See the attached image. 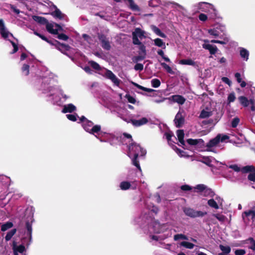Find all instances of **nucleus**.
<instances>
[{
	"label": "nucleus",
	"mask_w": 255,
	"mask_h": 255,
	"mask_svg": "<svg viewBox=\"0 0 255 255\" xmlns=\"http://www.w3.org/2000/svg\"><path fill=\"white\" fill-rule=\"evenodd\" d=\"M40 77V85L38 89L46 96L49 97L53 104L60 105L62 97L65 100L69 98L68 96L64 94L61 87L57 85V80L52 73L46 71Z\"/></svg>",
	"instance_id": "nucleus-1"
},
{
	"label": "nucleus",
	"mask_w": 255,
	"mask_h": 255,
	"mask_svg": "<svg viewBox=\"0 0 255 255\" xmlns=\"http://www.w3.org/2000/svg\"><path fill=\"white\" fill-rule=\"evenodd\" d=\"M205 43L202 45L203 48L209 51L211 54H215L218 50L216 46L210 44L208 40H204Z\"/></svg>",
	"instance_id": "nucleus-15"
},
{
	"label": "nucleus",
	"mask_w": 255,
	"mask_h": 255,
	"mask_svg": "<svg viewBox=\"0 0 255 255\" xmlns=\"http://www.w3.org/2000/svg\"><path fill=\"white\" fill-rule=\"evenodd\" d=\"M217 136H219V142H227L229 139V135L224 134H218Z\"/></svg>",
	"instance_id": "nucleus-35"
},
{
	"label": "nucleus",
	"mask_w": 255,
	"mask_h": 255,
	"mask_svg": "<svg viewBox=\"0 0 255 255\" xmlns=\"http://www.w3.org/2000/svg\"><path fill=\"white\" fill-rule=\"evenodd\" d=\"M240 54L242 58L246 61H247L249 59V51L243 47H240L239 48Z\"/></svg>",
	"instance_id": "nucleus-25"
},
{
	"label": "nucleus",
	"mask_w": 255,
	"mask_h": 255,
	"mask_svg": "<svg viewBox=\"0 0 255 255\" xmlns=\"http://www.w3.org/2000/svg\"><path fill=\"white\" fill-rule=\"evenodd\" d=\"M89 63L90 64L91 67L95 70H100L101 69V67H100L99 64L96 63V62L91 61L89 62Z\"/></svg>",
	"instance_id": "nucleus-50"
},
{
	"label": "nucleus",
	"mask_w": 255,
	"mask_h": 255,
	"mask_svg": "<svg viewBox=\"0 0 255 255\" xmlns=\"http://www.w3.org/2000/svg\"><path fill=\"white\" fill-rule=\"evenodd\" d=\"M184 212L187 216L192 218L201 217L207 214L206 212L196 211L189 208H185Z\"/></svg>",
	"instance_id": "nucleus-12"
},
{
	"label": "nucleus",
	"mask_w": 255,
	"mask_h": 255,
	"mask_svg": "<svg viewBox=\"0 0 255 255\" xmlns=\"http://www.w3.org/2000/svg\"><path fill=\"white\" fill-rule=\"evenodd\" d=\"M179 64L191 66H195L196 65L195 62L191 59H182L179 61Z\"/></svg>",
	"instance_id": "nucleus-31"
},
{
	"label": "nucleus",
	"mask_w": 255,
	"mask_h": 255,
	"mask_svg": "<svg viewBox=\"0 0 255 255\" xmlns=\"http://www.w3.org/2000/svg\"><path fill=\"white\" fill-rule=\"evenodd\" d=\"M161 4L160 0H150L149 1L148 4L151 7L158 6Z\"/></svg>",
	"instance_id": "nucleus-45"
},
{
	"label": "nucleus",
	"mask_w": 255,
	"mask_h": 255,
	"mask_svg": "<svg viewBox=\"0 0 255 255\" xmlns=\"http://www.w3.org/2000/svg\"><path fill=\"white\" fill-rule=\"evenodd\" d=\"M174 123L176 127H181L184 123V116L180 111L177 113L174 119Z\"/></svg>",
	"instance_id": "nucleus-16"
},
{
	"label": "nucleus",
	"mask_w": 255,
	"mask_h": 255,
	"mask_svg": "<svg viewBox=\"0 0 255 255\" xmlns=\"http://www.w3.org/2000/svg\"><path fill=\"white\" fill-rule=\"evenodd\" d=\"M140 113H141L139 112L136 114H133V115H131V116H128L127 115V117L130 118L131 119H140V117H141Z\"/></svg>",
	"instance_id": "nucleus-63"
},
{
	"label": "nucleus",
	"mask_w": 255,
	"mask_h": 255,
	"mask_svg": "<svg viewBox=\"0 0 255 255\" xmlns=\"http://www.w3.org/2000/svg\"><path fill=\"white\" fill-rule=\"evenodd\" d=\"M136 187V184L135 182H132L130 184L128 181H123L120 183V187L123 190H126L132 188V189L135 188Z\"/></svg>",
	"instance_id": "nucleus-18"
},
{
	"label": "nucleus",
	"mask_w": 255,
	"mask_h": 255,
	"mask_svg": "<svg viewBox=\"0 0 255 255\" xmlns=\"http://www.w3.org/2000/svg\"><path fill=\"white\" fill-rule=\"evenodd\" d=\"M180 246L189 249H192L194 247L193 244L185 241L182 242L180 243Z\"/></svg>",
	"instance_id": "nucleus-39"
},
{
	"label": "nucleus",
	"mask_w": 255,
	"mask_h": 255,
	"mask_svg": "<svg viewBox=\"0 0 255 255\" xmlns=\"http://www.w3.org/2000/svg\"><path fill=\"white\" fill-rule=\"evenodd\" d=\"M66 117L69 120L72 122L76 121L77 118H79L77 114H67Z\"/></svg>",
	"instance_id": "nucleus-49"
},
{
	"label": "nucleus",
	"mask_w": 255,
	"mask_h": 255,
	"mask_svg": "<svg viewBox=\"0 0 255 255\" xmlns=\"http://www.w3.org/2000/svg\"><path fill=\"white\" fill-rule=\"evenodd\" d=\"M151 29L153 32L157 36L162 38H166V35L163 33L160 29L155 25H151Z\"/></svg>",
	"instance_id": "nucleus-26"
},
{
	"label": "nucleus",
	"mask_w": 255,
	"mask_h": 255,
	"mask_svg": "<svg viewBox=\"0 0 255 255\" xmlns=\"http://www.w3.org/2000/svg\"><path fill=\"white\" fill-rule=\"evenodd\" d=\"M29 65L27 64H24L22 67V71L23 74L25 75H28L29 74Z\"/></svg>",
	"instance_id": "nucleus-56"
},
{
	"label": "nucleus",
	"mask_w": 255,
	"mask_h": 255,
	"mask_svg": "<svg viewBox=\"0 0 255 255\" xmlns=\"http://www.w3.org/2000/svg\"><path fill=\"white\" fill-rule=\"evenodd\" d=\"M154 44L162 49H165L166 48L165 43L161 39L159 38H155L153 40Z\"/></svg>",
	"instance_id": "nucleus-28"
},
{
	"label": "nucleus",
	"mask_w": 255,
	"mask_h": 255,
	"mask_svg": "<svg viewBox=\"0 0 255 255\" xmlns=\"http://www.w3.org/2000/svg\"><path fill=\"white\" fill-rule=\"evenodd\" d=\"M212 115L211 112L202 110L201 112L199 117L202 119H205L210 117Z\"/></svg>",
	"instance_id": "nucleus-40"
},
{
	"label": "nucleus",
	"mask_w": 255,
	"mask_h": 255,
	"mask_svg": "<svg viewBox=\"0 0 255 255\" xmlns=\"http://www.w3.org/2000/svg\"><path fill=\"white\" fill-rule=\"evenodd\" d=\"M223 31V27L222 28H218V27L208 30V33L210 35L212 36L215 38L219 37L220 38H222L221 33Z\"/></svg>",
	"instance_id": "nucleus-17"
},
{
	"label": "nucleus",
	"mask_w": 255,
	"mask_h": 255,
	"mask_svg": "<svg viewBox=\"0 0 255 255\" xmlns=\"http://www.w3.org/2000/svg\"><path fill=\"white\" fill-rule=\"evenodd\" d=\"M240 122V119L238 118H235L232 121V127L233 128H236Z\"/></svg>",
	"instance_id": "nucleus-59"
},
{
	"label": "nucleus",
	"mask_w": 255,
	"mask_h": 255,
	"mask_svg": "<svg viewBox=\"0 0 255 255\" xmlns=\"http://www.w3.org/2000/svg\"><path fill=\"white\" fill-rule=\"evenodd\" d=\"M145 32L139 28H136L132 32V42L134 44H140V40L145 38Z\"/></svg>",
	"instance_id": "nucleus-9"
},
{
	"label": "nucleus",
	"mask_w": 255,
	"mask_h": 255,
	"mask_svg": "<svg viewBox=\"0 0 255 255\" xmlns=\"http://www.w3.org/2000/svg\"><path fill=\"white\" fill-rule=\"evenodd\" d=\"M219 136H216L215 138L211 139L206 144V150L208 151L216 152L215 149L218 146Z\"/></svg>",
	"instance_id": "nucleus-14"
},
{
	"label": "nucleus",
	"mask_w": 255,
	"mask_h": 255,
	"mask_svg": "<svg viewBox=\"0 0 255 255\" xmlns=\"http://www.w3.org/2000/svg\"><path fill=\"white\" fill-rule=\"evenodd\" d=\"M212 216L216 218L220 222H224L226 219V217L225 216L220 214H213Z\"/></svg>",
	"instance_id": "nucleus-48"
},
{
	"label": "nucleus",
	"mask_w": 255,
	"mask_h": 255,
	"mask_svg": "<svg viewBox=\"0 0 255 255\" xmlns=\"http://www.w3.org/2000/svg\"><path fill=\"white\" fill-rule=\"evenodd\" d=\"M132 84L135 87H136L137 88L140 89V90H142L144 91H146V92H154L155 91L153 89H149V88H145V87H144L143 86H141L138 84H137V83H135L134 82H132Z\"/></svg>",
	"instance_id": "nucleus-36"
},
{
	"label": "nucleus",
	"mask_w": 255,
	"mask_h": 255,
	"mask_svg": "<svg viewBox=\"0 0 255 255\" xmlns=\"http://www.w3.org/2000/svg\"><path fill=\"white\" fill-rule=\"evenodd\" d=\"M157 54L160 55L165 61L170 62V59L164 55V52L162 49H159L157 51Z\"/></svg>",
	"instance_id": "nucleus-44"
},
{
	"label": "nucleus",
	"mask_w": 255,
	"mask_h": 255,
	"mask_svg": "<svg viewBox=\"0 0 255 255\" xmlns=\"http://www.w3.org/2000/svg\"><path fill=\"white\" fill-rule=\"evenodd\" d=\"M60 26L55 23H47L46 25V29L47 31L52 34H57Z\"/></svg>",
	"instance_id": "nucleus-20"
},
{
	"label": "nucleus",
	"mask_w": 255,
	"mask_h": 255,
	"mask_svg": "<svg viewBox=\"0 0 255 255\" xmlns=\"http://www.w3.org/2000/svg\"><path fill=\"white\" fill-rule=\"evenodd\" d=\"M174 240L175 241H178L179 240H187L188 238L186 236L183 234H176L174 236Z\"/></svg>",
	"instance_id": "nucleus-46"
},
{
	"label": "nucleus",
	"mask_w": 255,
	"mask_h": 255,
	"mask_svg": "<svg viewBox=\"0 0 255 255\" xmlns=\"http://www.w3.org/2000/svg\"><path fill=\"white\" fill-rule=\"evenodd\" d=\"M177 136L179 140V142H180V144L182 145H185V142L184 140V133L183 130H177Z\"/></svg>",
	"instance_id": "nucleus-29"
},
{
	"label": "nucleus",
	"mask_w": 255,
	"mask_h": 255,
	"mask_svg": "<svg viewBox=\"0 0 255 255\" xmlns=\"http://www.w3.org/2000/svg\"><path fill=\"white\" fill-rule=\"evenodd\" d=\"M160 64L162 66V67L166 71V72L167 73L171 74H174V72L173 71L169 65H168L167 64H166L165 63L162 62V63H161Z\"/></svg>",
	"instance_id": "nucleus-43"
},
{
	"label": "nucleus",
	"mask_w": 255,
	"mask_h": 255,
	"mask_svg": "<svg viewBox=\"0 0 255 255\" xmlns=\"http://www.w3.org/2000/svg\"><path fill=\"white\" fill-rule=\"evenodd\" d=\"M55 42L56 43V48L58 49L59 51H60L62 53L67 55L65 51L69 50L70 48V46L68 45H66L64 44H61L56 40Z\"/></svg>",
	"instance_id": "nucleus-23"
},
{
	"label": "nucleus",
	"mask_w": 255,
	"mask_h": 255,
	"mask_svg": "<svg viewBox=\"0 0 255 255\" xmlns=\"http://www.w3.org/2000/svg\"><path fill=\"white\" fill-rule=\"evenodd\" d=\"M54 6V8L55 9V11L54 12H53L52 13V15L54 17L58 18L59 19H62L64 17V15L63 13H62L61 11L59 9H58L56 7V6Z\"/></svg>",
	"instance_id": "nucleus-32"
},
{
	"label": "nucleus",
	"mask_w": 255,
	"mask_h": 255,
	"mask_svg": "<svg viewBox=\"0 0 255 255\" xmlns=\"http://www.w3.org/2000/svg\"><path fill=\"white\" fill-rule=\"evenodd\" d=\"M137 45L139 46V50L141 51V52L142 53V54L144 56L146 54L145 46L143 44H142L141 42L140 44H137Z\"/></svg>",
	"instance_id": "nucleus-61"
},
{
	"label": "nucleus",
	"mask_w": 255,
	"mask_h": 255,
	"mask_svg": "<svg viewBox=\"0 0 255 255\" xmlns=\"http://www.w3.org/2000/svg\"><path fill=\"white\" fill-rule=\"evenodd\" d=\"M236 99L235 94L234 92L231 93L228 97V103L233 102Z\"/></svg>",
	"instance_id": "nucleus-53"
},
{
	"label": "nucleus",
	"mask_w": 255,
	"mask_h": 255,
	"mask_svg": "<svg viewBox=\"0 0 255 255\" xmlns=\"http://www.w3.org/2000/svg\"><path fill=\"white\" fill-rule=\"evenodd\" d=\"M0 33L2 38L8 40L11 42L13 49L10 53H15L18 50L17 44L11 40V39L14 38L13 35L5 27L3 20L2 19H0Z\"/></svg>",
	"instance_id": "nucleus-5"
},
{
	"label": "nucleus",
	"mask_w": 255,
	"mask_h": 255,
	"mask_svg": "<svg viewBox=\"0 0 255 255\" xmlns=\"http://www.w3.org/2000/svg\"><path fill=\"white\" fill-rule=\"evenodd\" d=\"M246 253V251L243 249H238L235 251V255H244Z\"/></svg>",
	"instance_id": "nucleus-60"
},
{
	"label": "nucleus",
	"mask_w": 255,
	"mask_h": 255,
	"mask_svg": "<svg viewBox=\"0 0 255 255\" xmlns=\"http://www.w3.org/2000/svg\"><path fill=\"white\" fill-rule=\"evenodd\" d=\"M160 81L158 79H153L151 81V84L154 88H158L160 85Z\"/></svg>",
	"instance_id": "nucleus-47"
},
{
	"label": "nucleus",
	"mask_w": 255,
	"mask_h": 255,
	"mask_svg": "<svg viewBox=\"0 0 255 255\" xmlns=\"http://www.w3.org/2000/svg\"><path fill=\"white\" fill-rule=\"evenodd\" d=\"M194 10L195 12H198L201 10L205 12H209L213 16L216 15V11L214 6L211 4L205 2H200L194 5Z\"/></svg>",
	"instance_id": "nucleus-7"
},
{
	"label": "nucleus",
	"mask_w": 255,
	"mask_h": 255,
	"mask_svg": "<svg viewBox=\"0 0 255 255\" xmlns=\"http://www.w3.org/2000/svg\"><path fill=\"white\" fill-rule=\"evenodd\" d=\"M152 240H163L171 236V232L168 230L167 224L161 225L158 222H154L149 227L148 233Z\"/></svg>",
	"instance_id": "nucleus-2"
},
{
	"label": "nucleus",
	"mask_w": 255,
	"mask_h": 255,
	"mask_svg": "<svg viewBox=\"0 0 255 255\" xmlns=\"http://www.w3.org/2000/svg\"><path fill=\"white\" fill-rule=\"evenodd\" d=\"M206 187V186L204 184H198L194 187V189L202 193Z\"/></svg>",
	"instance_id": "nucleus-55"
},
{
	"label": "nucleus",
	"mask_w": 255,
	"mask_h": 255,
	"mask_svg": "<svg viewBox=\"0 0 255 255\" xmlns=\"http://www.w3.org/2000/svg\"><path fill=\"white\" fill-rule=\"evenodd\" d=\"M95 137L99 139L101 142H108L112 144V142L115 139V136L112 133L103 132L101 130L96 133Z\"/></svg>",
	"instance_id": "nucleus-8"
},
{
	"label": "nucleus",
	"mask_w": 255,
	"mask_h": 255,
	"mask_svg": "<svg viewBox=\"0 0 255 255\" xmlns=\"http://www.w3.org/2000/svg\"><path fill=\"white\" fill-rule=\"evenodd\" d=\"M223 39V40H212L210 41L211 43H219L221 44H226L229 41V39L227 37H223L222 36V38Z\"/></svg>",
	"instance_id": "nucleus-33"
},
{
	"label": "nucleus",
	"mask_w": 255,
	"mask_h": 255,
	"mask_svg": "<svg viewBox=\"0 0 255 255\" xmlns=\"http://www.w3.org/2000/svg\"><path fill=\"white\" fill-rule=\"evenodd\" d=\"M223 199H221L219 196L216 195L215 198H212L208 200V205L213 208L215 209H218L220 206H222Z\"/></svg>",
	"instance_id": "nucleus-13"
},
{
	"label": "nucleus",
	"mask_w": 255,
	"mask_h": 255,
	"mask_svg": "<svg viewBox=\"0 0 255 255\" xmlns=\"http://www.w3.org/2000/svg\"><path fill=\"white\" fill-rule=\"evenodd\" d=\"M134 68L136 71H141L143 69V65L142 64L137 63L135 64Z\"/></svg>",
	"instance_id": "nucleus-62"
},
{
	"label": "nucleus",
	"mask_w": 255,
	"mask_h": 255,
	"mask_svg": "<svg viewBox=\"0 0 255 255\" xmlns=\"http://www.w3.org/2000/svg\"><path fill=\"white\" fill-rule=\"evenodd\" d=\"M16 232V230L15 229H12L10 231L8 232L5 237V240L6 241H9L12 236L15 234Z\"/></svg>",
	"instance_id": "nucleus-42"
},
{
	"label": "nucleus",
	"mask_w": 255,
	"mask_h": 255,
	"mask_svg": "<svg viewBox=\"0 0 255 255\" xmlns=\"http://www.w3.org/2000/svg\"><path fill=\"white\" fill-rule=\"evenodd\" d=\"M24 251H25L24 246H23L22 245H20L16 248L14 254H15V255H18L17 252L22 254L24 252Z\"/></svg>",
	"instance_id": "nucleus-54"
},
{
	"label": "nucleus",
	"mask_w": 255,
	"mask_h": 255,
	"mask_svg": "<svg viewBox=\"0 0 255 255\" xmlns=\"http://www.w3.org/2000/svg\"><path fill=\"white\" fill-rule=\"evenodd\" d=\"M33 19L34 21L41 24H44L46 22V19L41 16L34 15L33 16Z\"/></svg>",
	"instance_id": "nucleus-37"
},
{
	"label": "nucleus",
	"mask_w": 255,
	"mask_h": 255,
	"mask_svg": "<svg viewBox=\"0 0 255 255\" xmlns=\"http://www.w3.org/2000/svg\"><path fill=\"white\" fill-rule=\"evenodd\" d=\"M58 38L59 39L63 40H67L68 39V37L64 34H60L58 35Z\"/></svg>",
	"instance_id": "nucleus-64"
},
{
	"label": "nucleus",
	"mask_w": 255,
	"mask_h": 255,
	"mask_svg": "<svg viewBox=\"0 0 255 255\" xmlns=\"http://www.w3.org/2000/svg\"><path fill=\"white\" fill-rule=\"evenodd\" d=\"M242 218L244 222L248 224L251 221L254 222L255 220V211L253 208L252 209L245 211L242 214Z\"/></svg>",
	"instance_id": "nucleus-11"
},
{
	"label": "nucleus",
	"mask_w": 255,
	"mask_h": 255,
	"mask_svg": "<svg viewBox=\"0 0 255 255\" xmlns=\"http://www.w3.org/2000/svg\"><path fill=\"white\" fill-rule=\"evenodd\" d=\"M164 136H165L166 138L167 139L168 143L169 144H171L170 142L171 141V138L172 136H173V134L171 131L166 132L164 133Z\"/></svg>",
	"instance_id": "nucleus-52"
},
{
	"label": "nucleus",
	"mask_w": 255,
	"mask_h": 255,
	"mask_svg": "<svg viewBox=\"0 0 255 255\" xmlns=\"http://www.w3.org/2000/svg\"><path fill=\"white\" fill-rule=\"evenodd\" d=\"M99 38L102 43V47L106 50H110L111 45L108 38L104 35H100Z\"/></svg>",
	"instance_id": "nucleus-19"
},
{
	"label": "nucleus",
	"mask_w": 255,
	"mask_h": 255,
	"mask_svg": "<svg viewBox=\"0 0 255 255\" xmlns=\"http://www.w3.org/2000/svg\"><path fill=\"white\" fill-rule=\"evenodd\" d=\"M128 111L127 110H123L122 112L118 113V116L122 119L124 121L128 123H131L134 127H140L147 124L148 122L147 118L142 117L140 119H131L127 117V114H128Z\"/></svg>",
	"instance_id": "nucleus-4"
},
{
	"label": "nucleus",
	"mask_w": 255,
	"mask_h": 255,
	"mask_svg": "<svg viewBox=\"0 0 255 255\" xmlns=\"http://www.w3.org/2000/svg\"><path fill=\"white\" fill-rule=\"evenodd\" d=\"M219 248L222 251V253L225 255H228L231 251V248L229 246H225L222 245L219 246Z\"/></svg>",
	"instance_id": "nucleus-34"
},
{
	"label": "nucleus",
	"mask_w": 255,
	"mask_h": 255,
	"mask_svg": "<svg viewBox=\"0 0 255 255\" xmlns=\"http://www.w3.org/2000/svg\"><path fill=\"white\" fill-rule=\"evenodd\" d=\"M169 99L171 100L172 102L177 103L180 105H183L186 100L183 96L178 95H173L170 97Z\"/></svg>",
	"instance_id": "nucleus-21"
},
{
	"label": "nucleus",
	"mask_w": 255,
	"mask_h": 255,
	"mask_svg": "<svg viewBox=\"0 0 255 255\" xmlns=\"http://www.w3.org/2000/svg\"><path fill=\"white\" fill-rule=\"evenodd\" d=\"M255 170V167L253 166H246L243 168V171L245 172H248Z\"/></svg>",
	"instance_id": "nucleus-57"
},
{
	"label": "nucleus",
	"mask_w": 255,
	"mask_h": 255,
	"mask_svg": "<svg viewBox=\"0 0 255 255\" xmlns=\"http://www.w3.org/2000/svg\"><path fill=\"white\" fill-rule=\"evenodd\" d=\"M13 226V224L11 222H7L1 226V230L3 232L11 228Z\"/></svg>",
	"instance_id": "nucleus-41"
},
{
	"label": "nucleus",
	"mask_w": 255,
	"mask_h": 255,
	"mask_svg": "<svg viewBox=\"0 0 255 255\" xmlns=\"http://www.w3.org/2000/svg\"><path fill=\"white\" fill-rule=\"evenodd\" d=\"M146 153V150L136 143H131L128 146V155L131 158L132 164L136 166L140 172L141 169L137 159L138 156H144Z\"/></svg>",
	"instance_id": "nucleus-3"
},
{
	"label": "nucleus",
	"mask_w": 255,
	"mask_h": 255,
	"mask_svg": "<svg viewBox=\"0 0 255 255\" xmlns=\"http://www.w3.org/2000/svg\"><path fill=\"white\" fill-rule=\"evenodd\" d=\"M103 75L106 78L110 79L114 85L119 87L121 81L111 71L106 69H105Z\"/></svg>",
	"instance_id": "nucleus-10"
},
{
	"label": "nucleus",
	"mask_w": 255,
	"mask_h": 255,
	"mask_svg": "<svg viewBox=\"0 0 255 255\" xmlns=\"http://www.w3.org/2000/svg\"><path fill=\"white\" fill-rule=\"evenodd\" d=\"M76 110V107L72 104L65 105L63 106L62 112L63 113H72Z\"/></svg>",
	"instance_id": "nucleus-24"
},
{
	"label": "nucleus",
	"mask_w": 255,
	"mask_h": 255,
	"mask_svg": "<svg viewBox=\"0 0 255 255\" xmlns=\"http://www.w3.org/2000/svg\"><path fill=\"white\" fill-rule=\"evenodd\" d=\"M241 104L244 107H247L249 105V101L248 99L244 96H241L239 98Z\"/></svg>",
	"instance_id": "nucleus-38"
},
{
	"label": "nucleus",
	"mask_w": 255,
	"mask_h": 255,
	"mask_svg": "<svg viewBox=\"0 0 255 255\" xmlns=\"http://www.w3.org/2000/svg\"><path fill=\"white\" fill-rule=\"evenodd\" d=\"M248 245V248L255 251V241L252 238H249L245 241Z\"/></svg>",
	"instance_id": "nucleus-30"
},
{
	"label": "nucleus",
	"mask_w": 255,
	"mask_h": 255,
	"mask_svg": "<svg viewBox=\"0 0 255 255\" xmlns=\"http://www.w3.org/2000/svg\"><path fill=\"white\" fill-rule=\"evenodd\" d=\"M201 195L209 198H213L216 196L214 192L211 189L207 188V187L205 188L203 193H201Z\"/></svg>",
	"instance_id": "nucleus-27"
},
{
	"label": "nucleus",
	"mask_w": 255,
	"mask_h": 255,
	"mask_svg": "<svg viewBox=\"0 0 255 255\" xmlns=\"http://www.w3.org/2000/svg\"><path fill=\"white\" fill-rule=\"evenodd\" d=\"M217 161L214 158H206L205 159L204 163L209 166H212L213 163Z\"/></svg>",
	"instance_id": "nucleus-51"
},
{
	"label": "nucleus",
	"mask_w": 255,
	"mask_h": 255,
	"mask_svg": "<svg viewBox=\"0 0 255 255\" xmlns=\"http://www.w3.org/2000/svg\"><path fill=\"white\" fill-rule=\"evenodd\" d=\"M80 121L82 123V126L84 130L93 135L98 133L101 129L100 125L94 126L93 123L87 119L84 116L80 118Z\"/></svg>",
	"instance_id": "nucleus-6"
},
{
	"label": "nucleus",
	"mask_w": 255,
	"mask_h": 255,
	"mask_svg": "<svg viewBox=\"0 0 255 255\" xmlns=\"http://www.w3.org/2000/svg\"><path fill=\"white\" fill-rule=\"evenodd\" d=\"M26 228L27 230V235L29 236L30 239L31 238V233H32V227L31 225L29 223H26Z\"/></svg>",
	"instance_id": "nucleus-58"
},
{
	"label": "nucleus",
	"mask_w": 255,
	"mask_h": 255,
	"mask_svg": "<svg viewBox=\"0 0 255 255\" xmlns=\"http://www.w3.org/2000/svg\"><path fill=\"white\" fill-rule=\"evenodd\" d=\"M187 142L191 145H194L196 147H199L200 146L203 145L204 141L202 139H188Z\"/></svg>",
	"instance_id": "nucleus-22"
}]
</instances>
